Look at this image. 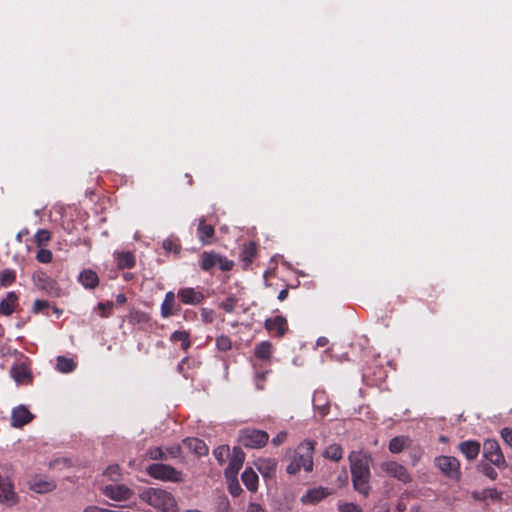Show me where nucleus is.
Instances as JSON below:
<instances>
[{
	"label": "nucleus",
	"instance_id": "obj_23",
	"mask_svg": "<svg viewBox=\"0 0 512 512\" xmlns=\"http://www.w3.org/2000/svg\"><path fill=\"white\" fill-rule=\"evenodd\" d=\"M242 482L246 486V488L251 492H256L258 489V475L256 472L248 467L244 470L241 475Z\"/></svg>",
	"mask_w": 512,
	"mask_h": 512
},
{
	"label": "nucleus",
	"instance_id": "obj_43",
	"mask_svg": "<svg viewBox=\"0 0 512 512\" xmlns=\"http://www.w3.org/2000/svg\"><path fill=\"white\" fill-rule=\"evenodd\" d=\"M478 467H479L480 471L485 476L490 478L491 480H495L497 478L498 473L490 464H488V463H481V464H479Z\"/></svg>",
	"mask_w": 512,
	"mask_h": 512
},
{
	"label": "nucleus",
	"instance_id": "obj_1",
	"mask_svg": "<svg viewBox=\"0 0 512 512\" xmlns=\"http://www.w3.org/2000/svg\"><path fill=\"white\" fill-rule=\"evenodd\" d=\"M352 482L355 491L368 496L371 491L369 457L362 453L352 452L349 455Z\"/></svg>",
	"mask_w": 512,
	"mask_h": 512
},
{
	"label": "nucleus",
	"instance_id": "obj_6",
	"mask_svg": "<svg viewBox=\"0 0 512 512\" xmlns=\"http://www.w3.org/2000/svg\"><path fill=\"white\" fill-rule=\"evenodd\" d=\"M147 474L158 480L162 481H171V482H181L182 481V473L175 469L174 467L162 464V463H154L150 464L146 468Z\"/></svg>",
	"mask_w": 512,
	"mask_h": 512
},
{
	"label": "nucleus",
	"instance_id": "obj_31",
	"mask_svg": "<svg viewBox=\"0 0 512 512\" xmlns=\"http://www.w3.org/2000/svg\"><path fill=\"white\" fill-rule=\"evenodd\" d=\"M136 261L133 253L121 252L117 255V265L120 269H131L135 266Z\"/></svg>",
	"mask_w": 512,
	"mask_h": 512
},
{
	"label": "nucleus",
	"instance_id": "obj_36",
	"mask_svg": "<svg viewBox=\"0 0 512 512\" xmlns=\"http://www.w3.org/2000/svg\"><path fill=\"white\" fill-rule=\"evenodd\" d=\"M35 243L38 247L46 246L50 239H51V233L47 229H40L35 234Z\"/></svg>",
	"mask_w": 512,
	"mask_h": 512
},
{
	"label": "nucleus",
	"instance_id": "obj_47",
	"mask_svg": "<svg viewBox=\"0 0 512 512\" xmlns=\"http://www.w3.org/2000/svg\"><path fill=\"white\" fill-rule=\"evenodd\" d=\"M236 299L232 298V297H229V298H226L224 301L221 302L220 304V307L225 311V312H228V313H231L234 311L235 307H236Z\"/></svg>",
	"mask_w": 512,
	"mask_h": 512
},
{
	"label": "nucleus",
	"instance_id": "obj_15",
	"mask_svg": "<svg viewBox=\"0 0 512 512\" xmlns=\"http://www.w3.org/2000/svg\"><path fill=\"white\" fill-rule=\"evenodd\" d=\"M178 298L184 304L197 305L204 300V295L201 291L195 288H183L178 291Z\"/></svg>",
	"mask_w": 512,
	"mask_h": 512
},
{
	"label": "nucleus",
	"instance_id": "obj_29",
	"mask_svg": "<svg viewBox=\"0 0 512 512\" xmlns=\"http://www.w3.org/2000/svg\"><path fill=\"white\" fill-rule=\"evenodd\" d=\"M219 261V255L213 252H204L201 256L200 267L204 271H210L217 265Z\"/></svg>",
	"mask_w": 512,
	"mask_h": 512
},
{
	"label": "nucleus",
	"instance_id": "obj_28",
	"mask_svg": "<svg viewBox=\"0 0 512 512\" xmlns=\"http://www.w3.org/2000/svg\"><path fill=\"white\" fill-rule=\"evenodd\" d=\"M272 344L268 341H262L256 345L254 354L260 360H269L272 355Z\"/></svg>",
	"mask_w": 512,
	"mask_h": 512
},
{
	"label": "nucleus",
	"instance_id": "obj_10",
	"mask_svg": "<svg viewBox=\"0 0 512 512\" xmlns=\"http://www.w3.org/2000/svg\"><path fill=\"white\" fill-rule=\"evenodd\" d=\"M244 460L245 453L242 451V449L239 447H234L228 466L224 471L225 478H234V476H238L239 470L242 468Z\"/></svg>",
	"mask_w": 512,
	"mask_h": 512
},
{
	"label": "nucleus",
	"instance_id": "obj_44",
	"mask_svg": "<svg viewBox=\"0 0 512 512\" xmlns=\"http://www.w3.org/2000/svg\"><path fill=\"white\" fill-rule=\"evenodd\" d=\"M164 450L168 456V459L178 458L182 454V447L179 444H173L169 447L164 448Z\"/></svg>",
	"mask_w": 512,
	"mask_h": 512
},
{
	"label": "nucleus",
	"instance_id": "obj_14",
	"mask_svg": "<svg viewBox=\"0 0 512 512\" xmlns=\"http://www.w3.org/2000/svg\"><path fill=\"white\" fill-rule=\"evenodd\" d=\"M332 491L328 488L317 487L309 489L302 497L303 504H317L327 496L331 495Z\"/></svg>",
	"mask_w": 512,
	"mask_h": 512
},
{
	"label": "nucleus",
	"instance_id": "obj_56",
	"mask_svg": "<svg viewBox=\"0 0 512 512\" xmlns=\"http://www.w3.org/2000/svg\"><path fill=\"white\" fill-rule=\"evenodd\" d=\"M83 512H105V508H100L97 506H88L83 510Z\"/></svg>",
	"mask_w": 512,
	"mask_h": 512
},
{
	"label": "nucleus",
	"instance_id": "obj_7",
	"mask_svg": "<svg viewBox=\"0 0 512 512\" xmlns=\"http://www.w3.org/2000/svg\"><path fill=\"white\" fill-rule=\"evenodd\" d=\"M436 467L448 478L459 480L461 477L460 462L452 456H439L434 460Z\"/></svg>",
	"mask_w": 512,
	"mask_h": 512
},
{
	"label": "nucleus",
	"instance_id": "obj_11",
	"mask_svg": "<svg viewBox=\"0 0 512 512\" xmlns=\"http://www.w3.org/2000/svg\"><path fill=\"white\" fill-rule=\"evenodd\" d=\"M28 487L35 493L45 494L56 489L57 484L52 479L35 476L28 481Z\"/></svg>",
	"mask_w": 512,
	"mask_h": 512
},
{
	"label": "nucleus",
	"instance_id": "obj_39",
	"mask_svg": "<svg viewBox=\"0 0 512 512\" xmlns=\"http://www.w3.org/2000/svg\"><path fill=\"white\" fill-rule=\"evenodd\" d=\"M147 456L151 460H168V456L165 453L163 447H153L147 451Z\"/></svg>",
	"mask_w": 512,
	"mask_h": 512
},
{
	"label": "nucleus",
	"instance_id": "obj_20",
	"mask_svg": "<svg viewBox=\"0 0 512 512\" xmlns=\"http://www.w3.org/2000/svg\"><path fill=\"white\" fill-rule=\"evenodd\" d=\"M215 229L212 225L207 224L204 218L199 220L197 228V237L203 244H211L214 237Z\"/></svg>",
	"mask_w": 512,
	"mask_h": 512
},
{
	"label": "nucleus",
	"instance_id": "obj_61",
	"mask_svg": "<svg viewBox=\"0 0 512 512\" xmlns=\"http://www.w3.org/2000/svg\"><path fill=\"white\" fill-rule=\"evenodd\" d=\"M4 336V328L0 324V339Z\"/></svg>",
	"mask_w": 512,
	"mask_h": 512
},
{
	"label": "nucleus",
	"instance_id": "obj_59",
	"mask_svg": "<svg viewBox=\"0 0 512 512\" xmlns=\"http://www.w3.org/2000/svg\"><path fill=\"white\" fill-rule=\"evenodd\" d=\"M287 296H288V290H287V289H282V290L279 292V294H278V299H279L280 301H283V300H285V299L287 298Z\"/></svg>",
	"mask_w": 512,
	"mask_h": 512
},
{
	"label": "nucleus",
	"instance_id": "obj_41",
	"mask_svg": "<svg viewBox=\"0 0 512 512\" xmlns=\"http://www.w3.org/2000/svg\"><path fill=\"white\" fill-rule=\"evenodd\" d=\"M113 307L114 303L112 301L100 302L97 306L99 316L102 318H108L111 315Z\"/></svg>",
	"mask_w": 512,
	"mask_h": 512
},
{
	"label": "nucleus",
	"instance_id": "obj_40",
	"mask_svg": "<svg viewBox=\"0 0 512 512\" xmlns=\"http://www.w3.org/2000/svg\"><path fill=\"white\" fill-rule=\"evenodd\" d=\"M104 476L107 477L111 481H118L120 479V467L117 464L110 465L105 471Z\"/></svg>",
	"mask_w": 512,
	"mask_h": 512
},
{
	"label": "nucleus",
	"instance_id": "obj_19",
	"mask_svg": "<svg viewBox=\"0 0 512 512\" xmlns=\"http://www.w3.org/2000/svg\"><path fill=\"white\" fill-rule=\"evenodd\" d=\"M460 452L468 459L474 460L480 452V443L475 440L463 441L458 445Z\"/></svg>",
	"mask_w": 512,
	"mask_h": 512
},
{
	"label": "nucleus",
	"instance_id": "obj_60",
	"mask_svg": "<svg viewBox=\"0 0 512 512\" xmlns=\"http://www.w3.org/2000/svg\"><path fill=\"white\" fill-rule=\"evenodd\" d=\"M328 343V340L325 337H320L317 340V346L323 347Z\"/></svg>",
	"mask_w": 512,
	"mask_h": 512
},
{
	"label": "nucleus",
	"instance_id": "obj_54",
	"mask_svg": "<svg viewBox=\"0 0 512 512\" xmlns=\"http://www.w3.org/2000/svg\"><path fill=\"white\" fill-rule=\"evenodd\" d=\"M218 512H232L231 505L227 499L219 502Z\"/></svg>",
	"mask_w": 512,
	"mask_h": 512
},
{
	"label": "nucleus",
	"instance_id": "obj_57",
	"mask_svg": "<svg viewBox=\"0 0 512 512\" xmlns=\"http://www.w3.org/2000/svg\"><path fill=\"white\" fill-rule=\"evenodd\" d=\"M126 300H127V298H126L125 294L120 293L116 296V303L119 305L124 304L126 302Z\"/></svg>",
	"mask_w": 512,
	"mask_h": 512
},
{
	"label": "nucleus",
	"instance_id": "obj_46",
	"mask_svg": "<svg viewBox=\"0 0 512 512\" xmlns=\"http://www.w3.org/2000/svg\"><path fill=\"white\" fill-rule=\"evenodd\" d=\"M33 280L35 282V284L37 285V287H39V284H48V285H53V279L50 278L49 276H47L45 273L43 272H40V273H37L33 276Z\"/></svg>",
	"mask_w": 512,
	"mask_h": 512
},
{
	"label": "nucleus",
	"instance_id": "obj_3",
	"mask_svg": "<svg viewBox=\"0 0 512 512\" xmlns=\"http://www.w3.org/2000/svg\"><path fill=\"white\" fill-rule=\"evenodd\" d=\"M140 499L157 510V512H176L177 503L173 495L163 489L147 488L140 493Z\"/></svg>",
	"mask_w": 512,
	"mask_h": 512
},
{
	"label": "nucleus",
	"instance_id": "obj_62",
	"mask_svg": "<svg viewBox=\"0 0 512 512\" xmlns=\"http://www.w3.org/2000/svg\"><path fill=\"white\" fill-rule=\"evenodd\" d=\"M272 320L280 321V320H285V318H283L282 316H275Z\"/></svg>",
	"mask_w": 512,
	"mask_h": 512
},
{
	"label": "nucleus",
	"instance_id": "obj_24",
	"mask_svg": "<svg viewBox=\"0 0 512 512\" xmlns=\"http://www.w3.org/2000/svg\"><path fill=\"white\" fill-rule=\"evenodd\" d=\"M176 308L175 294L172 291H169L165 294V298L161 305V315L164 318H168L174 315V310Z\"/></svg>",
	"mask_w": 512,
	"mask_h": 512
},
{
	"label": "nucleus",
	"instance_id": "obj_30",
	"mask_svg": "<svg viewBox=\"0 0 512 512\" xmlns=\"http://www.w3.org/2000/svg\"><path fill=\"white\" fill-rule=\"evenodd\" d=\"M323 457L338 462L343 458V448L339 444H331L324 450Z\"/></svg>",
	"mask_w": 512,
	"mask_h": 512
},
{
	"label": "nucleus",
	"instance_id": "obj_12",
	"mask_svg": "<svg viewBox=\"0 0 512 512\" xmlns=\"http://www.w3.org/2000/svg\"><path fill=\"white\" fill-rule=\"evenodd\" d=\"M33 418L34 415L25 406L20 405L12 410L11 424L15 428H21L30 423Z\"/></svg>",
	"mask_w": 512,
	"mask_h": 512
},
{
	"label": "nucleus",
	"instance_id": "obj_33",
	"mask_svg": "<svg viewBox=\"0 0 512 512\" xmlns=\"http://www.w3.org/2000/svg\"><path fill=\"white\" fill-rule=\"evenodd\" d=\"M12 377L17 383H24L26 380H31V375L27 368L23 366L13 367L11 370Z\"/></svg>",
	"mask_w": 512,
	"mask_h": 512
},
{
	"label": "nucleus",
	"instance_id": "obj_51",
	"mask_svg": "<svg viewBox=\"0 0 512 512\" xmlns=\"http://www.w3.org/2000/svg\"><path fill=\"white\" fill-rule=\"evenodd\" d=\"M501 436L504 442L512 448V429L511 428H503L501 431Z\"/></svg>",
	"mask_w": 512,
	"mask_h": 512
},
{
	"label": "nucleus",
	"instance_id": "obj_49",
	"mask_svg": "<svg viewBox=\"0 0 512 512\" xmlns=\"http://www.w3.org/2000/svg\"><path fill=\"white\" fill-rule=\"evenodd\" d=\"M339 512H362V509L354 503H344L339 506Z\"/></svg>",
	"mask_w": 512,
	"mask_h": 512
},
{
	"label": "nucleus",
	"instance_id": "obj_37",
	"mask_svg": "<svg viewBox=\"0 0 512 512\" xmlns=\"http://www.w3.org/2000/svg\"><path fill=\"white\" fill-rule=\"evenodd\" d=\"M213 455L219 464H223L230 455V448L228 445H220L213 450Z\"/></svg>",
	"mask_w": 512,
	"mask_h": 512
},
{
	"label": "nucleus",
	"instance_id": "obj_8",
	"mask_svg": "<svg viewBox=\"0 0 512 512\" xmlns=\"http://www.w3.org/2000/svg\"><path fill=\"white\" fill-rule=\"evenodd\" d=\"M483 456L491 464L498 468L505 467V458L501 451L499 443L494 439H487L483 444Z\"/></svg>",
	"mask_w": 512,
	"mask_h": 512
},
{
	"label": "nucleus",
	"instance_id": "obj_63",
	"mask_svg": "<svg viewBox=\"0 0 512 512\" xmlns=\"http://www.w3.org/2000/svg\"><path fill=\"white\" fill-rule=\"evenodd\" d=\"M404 509H405V507H404V506H402L401 504H399V505H398V510H399V511H403Z\"/></svg>",
	"mask_w": 512,
	"mask_h": 512
},
{
	"label": "nucleus",
	"instance_id": "obj_25",
	"mask_svg": "<svg viewBox=\"0 0 512 512\" xmlns=\"http://www.w3.org/2000/svg\"><path fill=\"white\" fill-rule=\"evenodd\" d=\"M33 311L35 313L43 312L46 316H51L50 311L58 318L62 314V310L57 307H51L46 300H36L33 304Z\"/></svg>",
	"mask_w": 512,
	"mask_h": 512
},
{
	"label": "nucleus",
	"instance_id": "obj_55",
	"mask_svg": "<svg viewBox=\"0 0 512 512\" xmlns=\"http://www.w3.org/2000/svg\"><path fill=\"white\" fill-rule=\"evenodd\" d=\"M247 512H265V510L260 504L250 503L248 505Z\"/></svg>",
	"mask_w": 512,
	"mask_h": 512
},
{
	"label": "nucleus",
	"instance_id": "obj_34",
	"mask_svg": "<svg viewBox=\"0 0 512 512\" xmlns=\"http://www.w3.org/2000/svg\"><path fill=\"white\" fill-rule=\"evenodd\" d=\"M16 281V271L13 269H4L0 272V286L8 287Z\"/></svg>",
	"mask_w": 512,
	"mask_h": 512
},
{
	"label": "nucleus",
	"instance_id": "obj_22",
	"mask_svg": "<svg viewBox=\"0 0 512 512\" xmlns=\"http://www.w3.org/2000/svg\"><path fill=\"white\" fill-rule=\"evenodd\" d=\"M18 302V296L15 292H9L5 299L0 302V313L3 316H10Z\"/></svg>",
	"mask_w": 512,
	"mask_h": 512
},
{
	"label": "nucleus",
	"instance_id": "obj_32",
	"mask_svg": "<svg viewBox=\"0 0 512 512\" xmlns=\"http://www.w3.org/2000/svg\"><path fill=\"white\" fill-rule=\"evenodd\" d=\"M170 340L172 342H181V348L186 351L190 346L189 333L187 331H175L171 334Z\"/></svg>",
	"mask_w": 512,
	"mask_h": 512
},
{
	"label": "nucleus",
	"instance_id": "obj_38",
	"mask_svg": "<svg viewBox=\"0 0 512 512\" xmlns=\"http://www.w3.org/2000/svg\"><path fill=\"white\" fill-rule=\"evenodd\" d=\"M226 480H227V484H228L229 493L233 497L239 496L243 490L240 486L237 476H234V478H226Z\"/></svg>",
	"mask_w": 512,
	"mask_h": 512
},
{
	"label": "nucleus",
	"instance_id": "obj_21",
	"mask_svg": "<svg viewBox=\"0 0 512 512\" xmlns=\"http://www.w3.org/2000/svg\"><path fill=\"white\" fill-rule=\"evenodd\" d=\"M277 462L275 459H260L257 468L264 478H273L276 474Z\"/></svg>",
	"mask_w": 512,
	"mask_h": 512
},
{
	"label": "nucleus",
	"instance_id": "obj_13",
	"mask_svg": "<svg viewBox=\"0 0 512 512\" xmlns=\"http://www.w3.org/2000/svg\"><path fill=\"white\" fill-rule=\"evenodd\" d=\"M103 492L107 497L115 501L128 500L132 495L131 489L124 485H107Z\"/></svg>",
	"mask_w": 512,
	"mask_h": 512
},
{
	"label": "nucleus",
	"instance_id": "obj_2",
	"mask_svg": "<svg viewBox=\"0 0 512 512\" xmlns=\"http://www.w3.org/2000/svg\"><path fill=\"white\" fill-rule=\"evenodd\" d=\"M315 445V441L304 440L297 446L292 461L286 468L288 474L295 475L301 469L305 472H311L313 470V454Z\"/></svg>",
	"mask_w": 512,
	"mask_h": 512
},
{
	"label": "nucleus",
	"instance_id": "obj_26",
	"mask_svg": "<svg viewBox=\"0 0 512 512\" xmlns=\"http://www.w3.org/2000/svg\"><path fill=\"white\" fill-rule=\"evenodd\" d=\"M411 444V440L406 436H396L389 442V451L394 454L402 452Z\"/></svg>",
	"mask_w": 512,
	"mask_h": 512
},
{
	"label": "nucleus",
	"instance_id": "obj_35",
	"mask_svg": "<svg viewBox=\"0 0 512 512\" xmlns=\"http://www.w3.org/2000/svg\"><path fill=\"white\" fill-rule=\"evenodd\" d=\"M76 364L72 359L64 356L57 357V369L63 373L72 372L75 369Z\"/></svg>",
	"mask_w": 512,
	"mask_h": 512
},
{
	"label": "nucleus",
	"instance_id": "obj_9",
	"mask_svg": "<svg viewBox=\"0 0 512 512\" xmlns=\"http://www.w3.org/2000/svg\"><path fill=\"white\" fill-rule=\"evenodd\" d=\"M380 469L402 483L406 484L412 480L406 467L396 461H384L380 464Z\"/></svg>",
	"mask_w": 512,
	"mask_h": 512
},
{
	"label": "nucleus",
	"instance_id": "obj_45",
	"mask_svg": "<svg viewBox=\"0 0 512 512\" xmlns=\"http://www.w3.org/2000/svg\"><path fill=\"white\" fill-rule=\"evenodd\" d=\"M52 252L48 249H40L36 254V259L40 263H50L52 261Z\"/></svg>",
	"mask_w": 512,
	"mask_h": 512
},
{
	"label": "nucleus",
	"instance_id": "obj_50",
	"mask_svg": "<svg viewBox=\"0 0 512 512\" xmlns=\"http://www.w3.org/2000/svg\"><path fill=\"white\" fill-rule=\"evenodd\" d=\"M269 373V371L264 372H256L255 378H256V387L259 390H262L264 388V381L266 379V375Z\"/></svg>",
	"mask_w": 512,
	"mask_h": 512
},
{
	"label": "nucleus",
	"instance_id": "obj_48",
	"mask_svg": "<svg viewBox=\"0 0 512 512\" xmlns=\"http://www.w3.org/2000/svg\"><path fill=\"white\" fill-rule=\"evenodd\" d=\"M216 266H219L222 271H230L233 268L234 263L233 261L223 258L219 255V261H217Z\"/></svg>",
	"mask_w": 512,
	"mask_h": 512
},
{
	"label": "nucleus",
	"instance_id": "obj_53",
	"mask_svg": "<svg viewBox=\"0 0 512 512\" xmlns=\"http://www.w3.org/2000/svg\"><path fill=\"white\" fill-rule=\"evenodd\" d=\"M287 439V433L284 431L279 432L275 437L272 439V444L275 446H279L283 444Z\"/></svg>",
	"mask_w": 512,
	"mask_h": 512
},
{
	"label": "nucleus",
	"instance_id": "obj_42",
	"mask_svg": "<svg viewBox=\"0 0 512 512\" xmlns=\"http://www.w3.org/2000/svg\"><path fill=\"white\" fill-rule=\"evenodd\" d=\"M216 346L220 351H228L232 348L231 339L228 336L221 335L216 338Z\"/></svg>",
	"mask_w": 512,
	"mask_h": 512
},
{
	"label": "nucleus",
	"instance_id": "obj_58",
	"mask_svg": "<svg viewBox=\"0 0 512 512\" xmlns=\"http://www.w3.org/2000/svg\"><path fill=\"white\" fill-rule=\"evenodd\" d=\"M163 248L167 251H172L173 250V242L171 240H165L163 242Z\"/></svg>",
	"mask_w": 512,
	"mask_h": 512
},
{
	"label": "nucleus",
	"instance_id": "obj_17",
	"mask_svg": "<svg viewBox=\"0 0 512 512\" xmlns=\"http://www.w3.org/2000/svg\"><path fill=\"white\" fill-rule=\"evenodd\" d=\"M257 256V244L254 241H250L244 244L241 253L240 260L242 262L243 269H248Z\"/></svg>",
	"mask_w": 512,
	"mask_h": 512
},
{
	"label": "nucleus",
	"instance_id": "obj_18",
	"mask_svg": "<svg viewBox=\"0 0 512 512\" xmlns=\"http://www.w3.org/2000/svg\"><path fill=\"white\" fill-rule=\"evenodd\" d=\"M183 445L190 452L194 453L198 457L207 455V453L209 451V448L206 445V443L199 438H194V437L185 438L183 440Z\"/></svg>",
	"mask_w": 512,
	"mask_h": 512
},
{
	"label": "nucleus",
	"instance_id": "obj_52",
	"mask_svg": "<svg viewBox=\"0 0 512 512\" xmlns=\"http://www.w3.org/2000/svg\"><path fill=\"white\" fill-rule=\"evenodd\" d=\"M39 288L47 291L49 294H56V295L59 290L58 285H57L56 281H54V280H53V285L39 284Z\"/></svg>",
	"mask_w": 512,
	"mask_h": 512
},
{
	"label": "nucleus",
	"instance_id": "obj_16",
	"mask_svg": "<svg viewBox=\"0 0 512 512\" xmlns=\"http://www.w3.org/2000/svg\"><path fill=\"white\" fill-rule=\"evenodd\" d=\"M78 282L88 290H93L99 285V276L98 274L92 270V269H83L77 278Z\"/></svg>",
	"mask_w": 512,
	"mask_h": 512
},
{
	"label": "nucleus",
	"instance_id": "obj_27",
	"mask_svg": "<svg viewBox=\"0 0 512 512\" xmlns=\"http://www.w3.org/2000/svg\"><path fill=\"white\" fill-rule=\"evenodd\" d=\"M266 330L271 335L283 337L288 331V322H264Z\"/></svg>",
	"mask_w": 512,
	"mask_h": 512
},
{
	"label": "nucleus",
	"instance_id": "obj_4",
	"mask_svg": "<svg viewBox=\"0 0 512 512\" xmlns=\"http://www.w3.org/2000/svg\"><path fill=\"white\" fill-rule=\"evenodd\" d=\"M19 497L15 492L13 482V470L8 466L0 467V503L6 504L7 506H13L17 504Z\"/></svg>",
	"mask_w": 512,
	"mask_h": 512
},
{
	"label": "nucleus",
	"instance_id": "obj_5",
	"mask_svg": "<svg viewBox=\"0 0 512 512\" xmlns=\"http://www.w3.org/2000/svg\"><path fill=\"white\" fill-rule=\"evenodd\" d=\"M239 443L246 448L259 449L269 441V434L263 430L245 428L239 432Z\"/></svg>",
	"mask_w": 512,
	"mask_h": 512
}]
</instances>
